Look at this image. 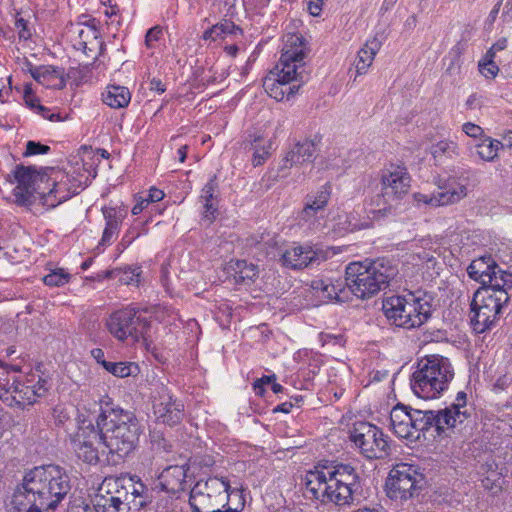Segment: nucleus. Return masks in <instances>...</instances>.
Listing matches in <instances>:
<instances>
[{
	"mask_svg": "<svg viewBox=\"0 0 512 512\" xmlns=\"http://www.w3.org/2000/svg\"><path fill=\"white\" fill-rule=\"evenodd\" d=\"M70 479L57 465L35 467L27 472L12 497L17 512L55 509L70 491Z\"/></svg>",
	"mask_w": 512,
	"mask_h": 512,
	"instance_id": "f257e3e1",
	"label": "nucleus"
},
{
	"mask_svg": "<svg viewBox=\"0 0 512 512\" xmlns=\"http://www.w3.org/2000/svg\"><path fill=\"white\" fill-rule=\"evenodd\" d=\"M304 39L298 34H287L280 60L264 78L263 87L270 97L277 101L295 95L309 80L305 69Z\"/></svg>",
	"mask_w": 512,
	"mask_h": 512,
	"instance_id": "f03ea898",
	"label": "nucleus"
},
{
	"mask_svg": "<svg viewBox=\"0 0 512 512\" xmlns=\"http://www.w3.org/2000/svg\"><path fill=\"white\" fill-rule=\"evenodd\" d=\"M103 445L112 455L124 458L137 447L142 427L136 415L120 407L102 409L96 419Z\"/></svg>",
	"mask_w": 512,
	"mask_h": 512,
	"instance_id": "7ed1b4c3",
	"label": "nucleus"
},
{
	"mask_svg": "<svg viewBox=\"0 0 512 512\" xmlns=\"http://www.w3.org/2000/svg\"><path fill=\"white\" fill-rule=\"evenodd\" d=\"M433 293L417 290L383 300L382 310L391 325L404 329L419 328L432 315Z\"/></svg>",
	"mask_w": 512,
	"mask_h": 512,
	"instance_id": "20e7f679",
	"label": "nucleus"
},
{
	"mask_svg": "<svg viewBox=\"0 0 512 512\" xmlns=\"http://www.w3.org/2000/svg\"><path fill=\"white\" fill-rule=\"evenodd\" d=\"M398 274L393 261L378 258L369 264L350 263L345 270V285L360 299H367L387 288Z\"/></svg>",
	"mask_w": 512,
	"mask_h": 512,
	"instance_id": "39448f33",
	"label": "nucleus"
},
{
	"mask_svg": "<svg viewBox=\"0 0 512 512\" xmlns=\"http://www.w3.org/2000/svg\"><path fill=\"white\" fill-rule=\"evenodd\" d=\"M410 414L413 435L418 436L421 431H427L431 427L435 428L438 436H448V432H453L471 416L467 409V394L464 391L458 392L455 402L444 409L438 411L415 409L410 410Z\"/></svg>",
	"mask_w": 512,
	"mask_h": 512,
	"instance_id": "423d86ee",
	"label": "nucleus"
},
{
	"mask_svg": "<svg viewBox=\"0 0 512 512\" xmlns=\"http://www.w3.org/2000/svg\"><path fill=\"white\" fill-rule=\"evenodd\" d=\"M454 377V370L448 358L430 355L418 361L412 375L411 388L420 398L433 399L447 389Z\"/></svg>",
	"mask_w": 512,
	"mask_h": 512,
	"instance_id": "0eeeda50",
	"label": "nucleus"
},
{
	"mask_svg": "<svg viewBox=\"0 0 512 512\" xmlns=\"http://www.w3.org/2000/svg\"><path fill=\"white\" fill-rule=\"evenodd\" d=\"M231 496L242 501V492L232 489L224 478L210 477L198 481L190 491L189 504L193 512H218L226 507Z\"/></svg>",
	"mask_w": 512,
	"mask_h": 512,
	"instance_id": "6e6552de",
	"label": "nucleus"
},
{
	"mask_svg": "<svg viewBox=\"0 0 512 512\" xmlns=\"http://www.w3.org/2000/svg\"><path fill=\"white\" fill-rule=\"evenodd\" d=\"M509 301L507 292L498 294L491 289H478L471 302L470 322L475 332L484 333L491 329L502 307Z\"/></svg>",
	"mask_w": 512,
	"mask_h": 512,
	"instance_id": "1a4fd4ad",
	"label": "nucleus"
},
{
	"mask_svg": "<svg viewBox=\"0 0 512 512\" xmlns=\"http://www.w3.org/2000/svg\"><path fill=\"white\" fill-rule=\"evenodd\" d=\"M411 178L405 167H392L383 171L381 176L382 191L371 202L370 213L385 216L391 211L394 203L406 195L410 188Z\"/></svg>",
	"mask_w": 512,
	"mask_h": 512,
	"instance_id": "9d476101",
	"label": "nucleus"
},
{
	"mask_svg": "<svg viewBox=\"0 0 512 512\" xmlns=\"http://www.w3.org/2000/svg\"><path fill=\"white\" fill-rule=\"evenodd\" d=\"M329 502L338 506L350 505L360 493V476L351 464L337 463L328 466Z\"/></svg>",
	"mask_w": 512,
	"mask_h": 512,
	"instance_id": "9b49d317",
	"label": "nucleus"
},
{
	"mask_svg": "<svg viewBox=\"0 0 512 512\" xmlns=\"http://www.w3.org/2000/svg\"><path fill=\"white\" fill-rule=\"evenodd\" d=\"M350 439L367 459H384L390 455L389 438L376 425L357 422L350 431Z\"/></svg>",
	"mask_w": 512,
	"mask_h": 512,
	"instance_id": "f8f14e48",
	"label": "nucleus"
},
{
	"mask_svg": "<svg viewBox=\"0 0 512 512\" xmlns=\"http://www.w3.org/2000/svg\"><path fill=\"white\" fill-rule=\"evenodd\" d=\"M14 181L17 186L13 190L15 201L19 205H30L45 194V185L49 184L50 177L45 173L38 172L31 166L17 165L13 172Z\"/></svg>",
	"mask_w": 512,
	"mask_h": 512,
	"instance_id": "ddd939ff",
	"label": "nucleus"
},
{
	"mask_svg": "<svg viewBox=\"0 0 512 512\" xmlns=\"http://www.w3.org/2000/svg\"><path fill=\"white\" fill-rule=\"evenodd\" d=\"M150 326L147 318L137 316L135 308L127 307L112 313L107 320L109 332L118 340L130 338L139 341L144 338Z\"/></svg>",
	"mask_w": 512,
	"mask_h": 512,
	"instance_id": "4468645a",
	"label": "nucleus"
},
{
	"mask_svg": "<svg viewBox=\"0 0 512 512\" xmlns=\"http://www.w3.org/2000/svg\"><path fill=\"white\" fill-rule=\"evenodd\" d=\"M422 475L410 464H397L386 480L387 496L392 500H407L417 493Z\"/></svg>",
	"mask_w": 512,
	"mask_h": 512,
	"instance_id": "2eb2a0df",
	"label": "nucleus"
},
{
	"mask_svg": "<svg viewBox=\"0 0 512 512\" xmlns=\"http://www.w3.org/2000/svg\"><path fill=\"white\" fill-rule=\"evenodd\" d=\"M72 448L77 457L83 462L95 465L99 461L97 444H102L101 431L92 423L79 427L77 433L71 439Z\"/></svg>",
	"mask_w": 512,
	"mask_h": 512,
	"instance_id": "dca6fc26",
	"label": "nucleus"
},
{
	"mask_svg": "<svg viewBox=\"0 0 512 512\" xmlns=\"http://www.w3.org/2000/svg\"><path fill=\"white\" fill-rule=\"evenodd\" d=\"M438 191L431 194H415V199L418 202L438 207L459 202L467 196V187L459 184L454 176L447 178H439L436 181Z\"/></svg>",
	"mask_w": 512,
	"mask_h": 512,
	"instance_id": "f3484780",
	"label": "nucleus"
},
{
	"mask_svg": "<svg viewBox=\"0 0 512 512\" xmlns=\"http://www.w3.org/2000/svg\"><path fill=\"white\" fill-rule=\"evenodd\" d=\"M0 400L8 406L24 407L35 402L34 389L22 384L15 376L9 377V370L2 369L0 376Z\"/></svg>",
	"mask_w": 512,
	"mask_h": 512,
	"instance_id": "a211bd4d",
	"label": "nucleus"
},
{
	"mask_svg": "<svg viewBox=\"0 0 512 512\" xmlns=\"http://www.w3.org/2000/svg\"><path fill=\"white\" fill-rule=\"evenodd\" d=\"M324 260V252L315 250L311 246H294L286 249L281 256L282 264L291 269H304L319 265Z\"/></svg>",
	"mask_w": 512,
	"mask_h": 512,
	"instance_id": "6ab92c4d",
	"label": "nucleus"
},
{
	"mask_svg": "<svg viewBox=\"0 0 512 512\" xmlns=\"http://www.w3.org/2000/svg\"><path fill=\"white\" fill-rule=\"evenodd\" d=\"M154 413L159 422L175 426L184 417V404L167 392L161 395L159 401L154 404Z\"/></svg>",
	"mask_w": 512,
	"mask_h": 512,
	"instance_id": "aec40b11",
	"label": "nucleus"
},
{
	"mask_svg": "<svg viewBox=\"0 0 512 512\" xmlns=\"http://www.w3.org/2000/svg\"><path fill=\"white\" fill-rule=\"evenodd\" d=\"M187 471L186 465L168 466L159 475L156 488L173 495L184 491Z\"/></svg>",
	"mask_w": 512,
	"mask_h": 512,
	"instance_id": "412c9836",
	"label": "nucleus"
},
{
	"mask_svg": "<svg viewBox=\"0 0 512 512\" xmlns=\"http://www.w3.org/2000/svg\"><path fill=\"white\" fill-rule=\"evenodd\" d=\"M328 466L319 468L315 467V470L308 471L304 478V484L306 491L310 494V497L321 502H329L330 492L328 483Z\"/></svg>",
	"mask_w": 512,
	"mask_h": 512,
	"instance_id": "4be33fe9",
	"label": "nucleus"
},
{
	"mask_svg": "<svg viewBox=\"0 0 512 512\" xmlns=\"http://www.w3.org/2000/svg\"><path fill=\"white\" fill-rule=\"evenodd\" d=\"M82 189L81 184L68 186L67 182L53 180L45 185V194L42 195L43 205L54 208L62 202L77 195Z\"/></svg>",
	"mask_w": 512,
	"mask_h": 512,
	"instance_id": "5701e85b",
	"label": "nucleus"
},
{
	"mask_svg": "<svg viewBox=\"0 0 512 512\" xmlns=\"http://www.w3.org/2000/svg\"><path fill=\"white\" fill-rule=\"evenodd\" d=\"M390 428L399 438L410 441L418 439V435H413L410 410L404 405L398 404L391 410Z\"/></svg>",
	"mask_w": 512,
	"mask_h": 512,
	"instance_id": "b1692460",
	"label": "nucleus"
},
{
	"mask_svg": "<svg viewBox=\"0 0 512 512\" xmlns=\"http://www.w3.org/2000/svg\"><path fill=\"white\" fill-rule=\"evenodd\" d=\"M317 150V146L312 140H304L296 143L294 147L286 153L280 169H288L293 166L312 162L315 159Z\"/></svg>",
	"mask_w": 512,
	"mask_h": 512,
	"instance_id": "393cba45",
	"label": "nucleus"
},
{
	"mask_svg": "<svg viewBox=\"0 0 512 512\" xmlns=\"http://www.w3.org/2000/svg\"><path fill=\"white\" fill-rule=\"evenodd\" d=\"M132 489L127 491L126 509L127 512H138L141 508L145 507L151 502L149 490L143 482L136 476H132Z\"/></svg>",
	"mask_w": 512,
	"mask_h": 512,
	"instance_id": "a878e982",
	"label": "nucleus"
},
{
	"mask_svg": "<svg viewBox=\"0 0 512 512\" xmlns=\"http://www.w3.org/2000/svg\"><path fill=\"white\" fill-rule=\"evenodd\" d=\"M102 213L106 222L101 245H110L114 236L118 233L120 225L126 216V212L115 207H103Z\"/></svg>",
	"mask_w": 512,
	"mask_h": 512,
	"instance_id": "bb28decb",
	"label": "nucleus"
},
{
	"mask_svg": "<svg viewBox=\"0 0 512 512\" xmlns=\"http://www.w3.org/2000/svg\"><path fill=\"white\" fill-rule=\"evenodd\" d=\"M32 77L39 83L50 87L62 89L66 85L61 69L53 66H39L30 69Z\"/></svg>",
	"mask_w": 512,
	"mask_h": 512,
	"instance_id": "cd10ccee",
	"label": "nucleus"
},
{
	"mask_svg": "<svg viewBox=\"0 0 512 512\" xmlns=\"http://www.w3.org/2000/svg\"><path fill=\"white\" fill-rule=\"evenodd\" d=\"M216 190L217 182L216 177L214 176L203 187L200 195V202L203 204L204 209L203 218L209 223H212L215 220L218 213V201L215 195Z\"/></svg>",
	"mask_w": 512,
	"mask_h": 512,
	"instance_id": "c85d7f7f",
	"label": "nucleus"
},
{
	"mask_svg": "<svg viewBox=\"0 0 512 512\" xmlns=\"http://www.w3.org/2000/svg\"><path fill=\"white\" fill-rule=\"evenodd\" d=\"M331 196V184L326 183L314 195H308L307 201L302 210V218L309 219L315 216L318 211L323 210Z\"/></svg>",
	"mask_w": 512,
	"mask_h": 512,
	"instance_id": "c756f323",
	"label": "nucleus"
},
{
	"mask_svg": "<svg viewBox=\"0 0 512 512\" xmlns=\"http://www.w3.org/2000/svg\"><path fill=\"white\" fill-rule=\"evenodd\" d=\"M228 273L236 283L250 284L258 276V267L246 260L230 261L227 267Z\"/></svg>",
	"mask_w": 512,
	"mask_h": 512,
	"instance_id": "7c9ffc66",
	"label": "nucleus"
},
{
	"mask_svg": "<svg viewBox=\"0 0 512 512\" xmlns=\"http://www.w3.org/2000/svg\"><path fill=\"white\" fill-rule=\"evenodd\" d=\"M498 266L491 257H482L473 260L467 268V272L470 278L479 281L481 284L491 282V276L489 275L492 270L497 269Z\"/></svg>",
	"mask_w": 512,
	"mask_h": 512,
	"instance_id": "2f4dec72",
	"label": "nucleus"
},
{
	"mask_svg": "<svg viewBox=\"0 0 512 512\" xmlns=\"http://www.w3.org/2000/svg\"><path fill=\"white\" fill-rule=\"evenodd\" d=\"M381 47V42L373 38L368 40L364 47L358 52L357 59L355 61V68L357 75L366 73L367 69L371 66L376 53Z\"/></svg>",
	"mask_w": 512,
	"mask_h": 512,
	"instance_id": "473e14b6",
	"label": "nucleus"
},
{
	"mask_svg": "<svg viewBox=\"0 0 512 512\" xmlns=\"http://www.w3.org/2000/svg\"><path fill=\"white\" fill-rule=\"evenodd\" d=\"M105 483L108 487L106 491L109 495H112L118 504L126 507L127 503H125L127 491L132 489V476L130 475H120L119 477L106 479Z\"/></svg>",
	"mask_w": 512,
	"mask_h": 512,
	"instance_id": "72a5a7b5",
	"label": "nucleus"
},
{
	"mask_svg": "<svg viewBox=\"0 0 512 512\" xmlns=\"http://www.w3.org/2000/svg\"><path fill=\"white\" fill-rule=\"evenodd\" d=\"M130 100L131 93L124 86L109 85L105 93H103V102L111 108H124L129 104Z\"/></svg>",
	"mask_w": 512,
	"mask_h": 512,
	"instance_id": "f704fd0d",
	"label": "nucleus"
},
{
	"mask_svg": "<svg viewBox=\"0 0 512 512\" xmlns=\"http://www.w3.org/2000/svg\"><path fill=\"white\" fill-rule=\"evenodd\" d=\"M430 152L437 164H444L446 159H451L458 155V146L453 141L442 140L433 144Z\"/></svg>",
	"mask_w": 512,
	"mask_h": 512,
	"instance_id": "c9c22d12",
	"label": "nucleus"
},
{
	"mask_svg": "<svg viewBox=\"0 0 512 512\" xmlns=\"http://www.w3.org/2000/svg\"><path fill=\"white\" fill-rule=\"evenodd\" d=\"M103 368L115 377L125 378L137 376L140 372L139 366L133 362H108L103 363Z\"/></svg>",
	"mask_w": 512,
	"mask_h": 512,
	"instance_id": "e433bc0d",
	"label": "nucleus"
},
{
	"mask_svg": "<svg viewBox=\"0 0 512 512\" xmlns=\"http://www.w3.org/2000/svg\"><path fill=\"white\" fill-rule=\"evenodd\" d=\"M96 512H127L126 507L118 504L112 495L98 493L92 500Z\"/></svg>",
	"mask_w": 512,
	"mask_h": 512,
	"instance_id": "4c0bfd02",
	"label": "nucleus"
},
{
	"mask_svg": "<svg viewBox=\"0 0 512 512\" xmlns=\"http://www.w3.org/2000/svg\"><path fill=\"white\" fill-rule=\"evenodd\" d=\"M503 148V144L490 137H485L481 143L477 145V154L485 161H493L497 155L499 149Z\"/></svg>",
	"mask_w": 512,
	"mask_h": 512,
	"instance_id": "58836bf2",
	"label": "nucleus"
},
{
	"mask_svg": "<svg viewBox=\"0 0 512 512\" xmlns=\"http://www.w3.org/2000/svg\"><path fill=\"white\" fill-rule=\"evenodd\" d=\"M491 276V282H486V284H482L480 289H491L493 292L497 293L499 291L507 292L506 286L508 282H510L509 278L510 274L501 271L500 269L492 270L489 274Z\"/></svg>",
	"mask_w": 512,
	"mask_h": 512,
	"instance_id": "ea45409f",
	"label": "nucleus"
},
{
	"mask_svg": "<svg viewBox=\"0 0 512 512\" xmlns=\"http://www.w3.org/2000/svg\"><path fill=\"white\" fill-rule=\"evenodd\" d=\"M111 274L118 278V281L125 285L138 284L140 277V268L127 267L124 269H115Z\"/></svg>",
	"mask_w": 512,
	"mask_h": 512,
	"instance_id": "a19ab883",
	"label": "nucleus"
},
{
	"mask_svg": "<svg viewBox=\"0 0 512 512\" xmlns=\"http://www.w3.org/2000/svg\"><path fill=\"white\" fill-rule=\"evenodd\" d=\"M150 442L152 450L156 453H170L172 451V444L158 430L150 432Z\"/></svg>",
	"mask_w": 512,
	"mask_h": 512,
	"instance_id": "79ce46f5",
	"label": "nucleus"
},
{
	"mask_svg": "<svg viewBox=\"0 0 512 512\" xmlns=\"http://www.w3.org/2000/svg\"><path fill=\"white\" fill-rule=\"evenodd\" d=\"M69 279V273H66L63 269H55L52 270L48 275L44 276L43 282L47 286L55 287L66 284Z\"/></svg>",
	"mask_w": 512,
	"mask_h": 512,
	"instance_id": "37998d69",
	"label": "nucleus"
},
{
	"mask_svg": "<svg viewBox=\"0 0 512 512\" xmlns=\"http://www.w3.org/2000/svg\"><path fill=\"white\" fill-rule=\"evenodd\" d=\"M341 285L335 286L331 283H325L323 280H317L313 282L312 287L316 290L322 291L324 297L328 299H337L340 300V295L338 293L341 292L339 288Z\"/></svg>",
	"mask_w": 512,
	"mask_h": 512,
	"instance_id": "c03bdc74",
	"label": "nucleus"
},
{
	"mask_svg": "<svg viewBox=\"0 0 512 512\" xmlns=\"http://www.w3.org/2000/svg\"><path fill=\"white\" fill-rule=\"evenodd\" d=\"M479 71L487 79H493L499 72V68L493 61V58L484 56L483 60L479 62Z\"/></svg>",
	"mask_w": 512,
	"mask_h": 512,
	"instance_id": "a18cd8bd",
	"label": "nucleus"
},
{
	"mask_svg": "<svg viewBox=\"0 0 512 512\" xmlns=\"http://www.w3.org/2000/svg\"><path fill=\"white\" fill-rule=\"evenodd\" d=\"M216 35L217 39H222L227 34H233L235 31L239 30L240 28L236 26L232 21L230 20H224L220 23L215 24L212 26Z\"/></svg>",
	"mask_w": 512,
	"mask_h": 512,
	"instance_id": "49530a36",
	"label": "nucleus"
},
{
	"mask_svg": "<svg viewBox=\"0 0 512 512\" xmlns=\"http://www.w3.org/2000/svg\"><path fill=\"white\" fill-rule=\"evenodd\" d=\"M24 100L28 107L36 112H45L46 107L40 104L39 99L34 95L30 86H26L24 90Z\"/></svg>",
	"mask_w": 512,
	"mask_h": 512,
	"instance_id": "de8ad7c7",
	"label": "nucleus"
},
{
	"mask_svg": "<svg viewBox=\"0 0 512 512\" xmlns=\"http://www.w3.org/2000/svg\"><path fill=\"white\" fill-rule=\"evenodd\" d=\"M79 38L78 45L84 50L88 48L89 38L97 39V31L92 28H81L79 25L76 27Z\"/></svg>",
	"mask_w": 512,
	"mask_h": 512,
	"instance_id": "09e8293b",
	"label": "nucleus"
},
{
	"mask_svg": "<svg viewBox=\"0 0 512 512\" xmlns=\"http://www.w3.org/2000/svg\"><path fill=\"white\" fill-rule=\"evenodd\" d=\"M50 151V147L48 145H44L40 142L28 141L26 144V151L24 153L25 156L37 155V154H46Z\"/></svg>",
	"mask_w": 512,
	"mask_h": 512,
	"instance_id": "8fccbe9b",
	"label": "nucleus"
},
{
	"mask_svg": "<svg viewBox=\"0 0 512 512\" xmlns=\"http://www.w3.org/2000/svg\"><path fill=\"white\" fill-rule=\"evenodd\" d=\"M163 34V30L160 26H154L150 28L145 36V45L148 48L153 46L154 41H158Z\"/></svg>",
	"mask_w": 512,
	"mask_h": 512,
	"instance_id": "3c124183",
	"label": "nucleus"
},
{
	"mask_svg": "<svg viewBox=\"0 0 512 512\" xmlns=\"http://www.w3.org/2000/svg\"><path fill=\"white\" fill-rule=\"evenodd\" d=\"M462 129L467 136L472 138H480L484 134V130L482 129V127L471 122H466L463 125Z\"/></svg>",
	"mask_w": 512,
	"mask_h": 512,
	"instance_id": "603ef678",
	"label": "nucleus"
},
{
	"mask_svg": "<svg viewBox=\"0 0 512 512\" xmlns=\"http://www.w3.org/2000/svg\"><path fill=\"white\" fill-rule=\"evenodd\" d=\"M15 27L18 30V35L20 39L27 40L31 37V31L28 28V23L23 18H16L15 20Z\"/></svg>",
	"mask_w": 512,
	"mask_h": 512,
	"instance_id": "864d4df0",
	"label": "nucleus"
},
{
	"mask_svg": "<svg viewBox=\"0 0 512 512\" xmlns=\"http://www.w3.org/2000/svg\"><path fill=\"white\" fill-rule=\"evenodd\" d=\"M275 379V376H263L262 378L255 381L253 388L256 395L262 396L264 394V385L271 383V379Z\"/></svg>",
	"mask_w": 512,
	"mask_h": 512,
	"instance_id": "5fc2aeb1",
	"label": "nucleus"
},
{
	"mask_svg": "<svg viewBox=\"0 0 512 512\" xmlns=\"http://www.w3.org/2000/svg\"><path fill=\"white\" fill-rule=\"evenodd\" d=\"M502 2H503V0H498L497 3L494 5L493 9L490 11V13L485 21V26L488 29H490L492 27V25L494 24V22L496 21V18L499 14Z\"/></svg>",
	"mask_w": 512,
	"mask_h": 512,
	"instance_id": "6e6d98bb",
	"label": "nucleus"
},
{
	"mask_svg": "<svg viewBox=\"0 0 512 512\" xmlns=\"http://www.w3.org/2000/svg\"><path fill=\"white\" fill-rule=\"evenodd\" d=\"M164 197V192L160 189H157L155 187H152L149 190V193L146 198H144V201H146V204L158 202L162 200Z\"/></svg>",
	"mask_w": 512,
	"mask_h": 512,
	"instance_id": "4d7b16f0",
	"label": "nucleus"
},
{
	"mask_svg": "<svg viewBox=\"0 0 512 512\" xmlns=\"http://www.w3.org/2000/svg\"><path fill=\"white\" fill-rule=\"evenodd\" d=\"M506 46H507V40L506 39H500V40H498L496 43H494L492 45V47L487 51L485 56L486 57L494 58L496 52L504 50L506 48Z\"/></svg>",
	"mask_w": 512,
	"mask_h": 512,
	"instance_id": "13d9d810",
	"label": "nucleus"
},
{
	"mask_svg": "<svg viewBox=\"0 0 512 512\" xmlns=\"http://www.w3.org/2000/svg\"><path fill=\"white\" fill-rule=\"evenodd\" d=\"M47 381L44 379H40L38 383L34 386H31L34 389V399L37 397H42L46 394L48 388L46 387Z\"/></svg>",
	"mask_w": 512,
	"mask_h": 512,
	"instance_id": "bf43d9fd",
	"label": "nucleus"
},
{
	"mask_svg": "<svg viewBox=\"0 0 512 512\" xmlns=\"http://www.w3.org/2000/svg\"><path fill=\"white\" fill-rule=\"evenodd\" d=\"M139 236V233L135 230H128L121 240V245L126 248L128 247L137 237Z\"/></svg>",
	"mask_w": 512,
	"mask_h": 512,
	"instance_id": "052dcab7",
	"label": "nucleus"
},
{
	"mask_svg": "<svg viewBox=\"0 0 512 512\" xmlns=\"http://www.w3.org/2000/svg\"><path fill=\"white\" fill-rule=\"evenodd\" d=\"M269 153L265 149H256L253 153V165L259 166L261 165L266 158L268 157Z\"/></svg>",
	"mask_w": 512,
	"mask_h": 512,
	"instance_id": "680f3d73",
	"label": "nucleus"
},
{
	"mask_svg": "<svg viewBox=\"0 0 512 512\" xmlns=\"http://www.w3.org/2000/svg\"><path fill=\"white\" fill-rule=\"evenodd\" d=\"M323 1L311 0L308 4L309 13L313 16H318L322 11Z\"/></svg>",
	"mask_w": 512,
	"mask_h": 512,
	"instance_id": "e2e57ef3",
	"label": "nucleus"
},
{
	"mask_svg": "<svg viewBox=\"0 0 512 512\" xmlns=\"http://www.w3.org/2000/svg\"><path fill=\"white\" fill-rule=\"evenodd\" d=\"M150 90L156 91L157 93L161 94L165 92L166 87L160 79L153 78L150 81Z\"/></svg>",
	"mask_w": 512,
	"mask_h": 512,
	"instance_id": "0e129e2a",
	"label": "nucleus"
},
{
	"mask_svg": "<svg viewBox=\"0 0 512 512\" xmlns=\"http://www.w3.org/2000/svg\"><path fill=\"white\" fill-rule=\"evenodd\" d=\"M93 358L103 367V363H108L109 361L104 358V351L100 348H95L91 351Z\"/></svg>",
	"mask_w": 512,
	"mask_h": 512,
	"instance_id": "69168bd1",
	"label": "nucleus"
},
{
	"mask_svg": "<svg viewBox=\"0 0 512 512\" xmlns=\"http://www.w3.org/2000/svg\"><path fill=\"white\" fill-rule=\"evenodd\" d=\"M148 205L149 204H146V201H144V198L140 197L139 200H137V203L132 208V214H140Z\"/></svg>",
	"mask_w": 512,
	"mask_h": 512,
	"instance_id": "338daca9",
	"label": "nucleus"
},
{
	"mask_svg": "<svg viewBox=\"0 0 512 512\" xmlns=\"http://www.w3.org/2000/svg\"><path fill=\"white\" fill-rule=\"evenodd\" d=\"M417 25V17L416 15H411L407 18V20L404 23V27L407 30H413Z\"/></svg>",
	"mask_w": 512,
	"mask_h": 512,
	"instance_id": "774afa93",
	"label": "nucleus"
}]
</instances>
